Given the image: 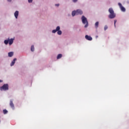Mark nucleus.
<instances>
[{
    "instance_id": "2eb2a0df",
    "label": "nucleus",
    "mask_w": 129,
    "mask_h": 129,
    "mask_svg": "<svg viewBox=\"0 0 129 129\" xmlns=\"http://www.w3.org/2000/svg\"><path fill=\"white\" fill-rule=\"evenodd\" d=\"M61 58H62V54H58L57 56V59H61Z\"/></svg>"
},
{
    "instance_id": "9d476101",
    "label": "nucleus",
    "mask_w": 129,
    "mask_h": 129,
    "mask_svg": "<svg viewBox=\"0 0 129 129\" xmlns=\"http://www.w3.org/2000/svg\"><path fill=\"white\" fill-rule=\"evenodd\" d=\"M16 61H17L16 58H14V60L12 61L11 66H14V65H15V63H16Z\"/></svg>"
},
{
    "instance_id": "1a4fd4ad",
    "label": "nucleus",
    "mask_w": 129,
    "mask_h": 129,
    "mask_svg": "<svg viewBox=\"0 0 129 129\" xmlns=\"http://www.w3.org/2000/svg\"><path fill=\"white\" fill-rule=\"evenodd\" d=\"M14 16L16 18V19H18V17L19 16V11H17L14 13Z\"/></svg>"
},
{
    "instance_id": "aec40b11",
    "label": "nucleus",
    "mask_w": 129,
    "mask_h": 129,
    "mask_svg": "<svg viewBox=\"0 0 129 129\" xmlns=\"http://www.w3.org/2000/svg\"><path fill=\"white\" fill-rule=\"evenodd\" d=\"M116 22H117L116 20H115L114 21V25L115 28V27H116L115 24H116Z\"/></svg>"
},
{
    "instance_id": "6ab92c4d",
    "label": "nucleus",
    "mask_w": 129,
    "mask_h": 129,
    "mask_svg": "<svg viewBox=\"0 0 129 129\" xmlns=\"http://www.w3.org/2000/svg\"><path fill=\"white\" fill-rule=\"evenodd\" d=\"M108 29V27H107V25H106L104 26V31H106Z\"/></svg>"
},
{
    "instance_id": "4468645a",
    "label": "nucleus",
    "mask_w": 129,
    "mask_h": 129,
    "mask_svg": "<svg viewBox=\"0 0 129 129\" xmlns=\"http://www.w3.org/2000/svg\"><path fill=\"white\" fill-rule=\"evenodd\" d=\"M99 25V22H96V23L95 24V27L96 29H97V28H98Z\"/></svg>"
},
{
    "instance_id": "412c9836",
    "label": "nucleus",
    "mask_w": 129,
    "mask_h": 129,
    "mask_svg": "<svg viewBox=\"0 0 129 129\" xmlns=\"http://www.w3.org/2000/svg\"><path fill=\"white\" fill-rule=\"evenodd\" d=\"M28 3H29V4L33 3V0H28Z\"/></svg>"
},
{
    "instance_id": "a211bd4d",
    "label": "nucleus",
    "mask_w": 129,
    "mask_h": 129,
    "mask_svg": "<svg viewBox=\"0 0 129 129\" xmlns=\"http://www.w3.org/2000/svg\"><path fill=\"white\" fill-rule=\"evenodd\" d=\"M9 40H5V41H4V43H5V44H6V45H8V44H9Z\"/></svg>"
},
{
    "instance_id": "b1692460",
    "label": "nucleus",
    "mask_w": 129,
    "mask_h": 129,
    "mask_svg": "<svg viewBox=\"0 0 129 129\" xmlns=\"http://www.w3.org/2000/svg\"><path fill=\"white\" fill-rule=\"evenodd\" d=\"M8 2H12V0H7Z\"/></svg>"
},
{
    "instance_id": "39448f33",
    "label": "nucleus",
    "mask_w": 129,
    "mask_h": 129,
    "mask_svg": "<svg viewBox=\"0 0 129 129\" xmlns=\"http://www.w3.org/2000/svg\"><path fill=\"white\" fill-rule=\"evenodd\" d=\"M118 5L122 12H125V8H124V7H123V6L121 5V3H119Z\"/></svg>"
},
{
    "instance_id": "20e7f679",
    "label": "nucleus",
    "mask_w": 129,
    "mask_h": 129,
    "mask_svg": "<svg viewBox=\"0 0 129 129\" xmlns=\"http://www.w3.org/2000/svg\"><path fill=\"white\" fill-rule=\"evenodd\" d=\"M0 90H9V85L8 84H4L2 87H0Z\"/></svg>"
},
{
    "instance_id": "f03ea898",
    "label": "nucleus",
    "mask_w": 129,
    "mask_h": 129,
    "mask_svg": "<svg viewBox=\"0 0 129 129\" xmlns=\"http://www.w3.org/2000/svg\"><path fill=\"white\" fill-rule=\"evenodd\" d=\"M82 21L83 24H84V25H85L86 24L85 28H87V27H88V21H87V19L85 17H84V16H83L82 17Z\"/></svg>"
},
{
    "instance_id": "423d86ee",
    "label": "nucleus",
    "mask_w": 129,
    "mask_h": 129,
    "mask_svg": "<svg viewBox=\"0 0 129 129\" xmlns=\"http://www.w3.org/2000/svg\"><path fill=\"white\" fill-rule=\"evenodd\" d=\"M10 105L12 109H15V104H14V103L13 102V100H10Z\"/></svg>"
},
{
    "instance_id": "4be33fe9",
    "label": "nucleus",
    "mask_w": 129,
    "mask_h": 129,
    "mask_svg": "<svg viewBox=\"0 0 129 129\" xmlns=\"http://www.w3.org/2000/svg\"><path fill=\"white\" fill-rule=\"evenodd\" d=\"M73 3H77L78 2V0H72Z\"/></svg>"
},
{
    "instance_id": "7ed1b4c3",
    "label": "nucleus",
    "mask_w": 129,
    "mask_h": 129,
    "mask_svg": "<svg viewBox=\"0 0 129 129\" xmlns=\"http://www.w3.org/2000/svg\"><path fill=\"white\" fill-rule=\"evenodd\" d=\"M57 32L58 35H62V31L60 30V26H57L56 29L52 30V33H55Z\"/></svg>"
},
{
    "instance_id": "9b49d317",
    "label": "nucleus",
    "mask_w": 129,
    "mask_h": 129,
    "mask_svg": "<svg viewBox=\"0 0 129 129\" xmlns=\"http://www.w3.org/2000/svg\"><path fill=\"white\" fill-rule=\"evenodd\" d=\"M14 39L11 38V39L9 40V45H12L13 43H14Z\"/></svg>"
},
{
    "instance_id": "dca6fc26",
    "label": "nucleus",
    "mask_w": 129,
    "mask_h": 129,
    "mask_svg": "<svg viewBox=\"0 0 129 129\" xmlns=\"http://www.w3.org/2000/svg\"><path fill=\"white\" fill-rule=\"evenodd\" d=\"M31 50L32 52H34V50H35V47H34V45L31 46Z\"/></svg>"
},
{
    "instance_id": "a878e982",
    "label": "nucleus",
    "mask_w": 129,
    "mask_h": 129,
    "mask_svg": "<svg viewBox=\"0 0 129 129\" xmlns=\"http://www.w3.org/2000/svg\"><path fill=\"white\" fill-rule=\"evenodd\" d=\"M0 122H1V120H0Z\"/></svg>"
},
{
    "instance_id": "393cba45",
    "label": "nucleus",
    "mask_w": 129,
    "mask_h": 129,
    "mask_svg": "<svg viewBox=\"0 0 129 129\" xmlns=\"http://www.w3.org/2000/svg\"><path fill=\"white\" fill-rule=\"evenodd\" d=\"M1 82H3V81H2L1 80H0V83H1Z\"/></svg>"
},
{
    "instance_id": "f257e3e1",
    "label": "nucleus",
    "mask_w": 129,
    "mask_h": 129,
    "mask_svg": "<svg viewBox=\"0 0 129 129\" xmlns=\"http://www.w3.org/2000/svg\"><path fill=\"white\" fill-rule=\"evenodd\" d=\"M108 12L110 13L108 17L109 19H114L115 17V14H114V11H113V9L112 8H110L108 10Z\"/></svg>"
},
{
    "instance_id": "f8f14e48",
    "label": "nucleus",
    "mask_w": 129,
    "mask_h": 129,
    "mask_svg": "<svg viewBox=\"0 0 129 129\" xmlns=\"http://www.w3.org/2000/svg\"><path fill=\"white\" fill-rule=\"evenodd\" d=\"M8 56H9V57H13V56H14V52H9Z\"/></svg>"
},
{
    "instance_id": "6e6552de",
    "label": "nucleus",
    "mask_w": 129,
    "mask_h": 129,
    "mask_svg": "<svg viewBox=\"0 0 129 129\" xmlns=\"http://www.w3.org/2000/svg\"><path fill=\"white\" fill-rule=\"evenodd\" d=\"M76 12L77 15H82V14H83V12H82V11H81V10H77Z\"/></svg>"
},
{
    "instance_id": "5701e85b",
    "label": "nucleus",
    "mask_w": 129,
    "mask_h": 129,
    "mask_svg": "<svg viewBox=\"0 0 129 129\" xmlns=\"http://www.w3.org/2000/svg\"><path fill=\"white\" fill-rule=\"evenodd\" d=\"M55 6H56V7H59V4H56Z\"/></svg>"
},
{
    "instance_id": "f3484780",
    "label": "nucleus",
    "mask_w": 129,
    "mask_h": 129,
    "mask_svg": "<svg viewBox=\"0 0 129 129\" xmlns=\"http://www.w3.org/2000/svg\"><path fill=\"white\" fill-rule=\"evenodd\" d=\"M3 113L4 114H7V113H8V110H7V109L3 110Z\"/></svg>"
},
{
    "instance_id": "0eeeda50",
    "label": "nucleus",
    "mask_w": 129,
    "mask_h": 129,
    "mask_svg": "<svg viewBox=\"0 0 129 129\" xmlns=\"http://www.w3.org/2000/svg\"><path fill=\"white\" fill-rule=\"evenodd\" d=\"M85 38L88 41H92V37H91V36H88L87 35L85 36Z\"/></svg>"
},
{
    "instance_id": "ddd939ff",
    "label": "nucleus",
    "mask_w": 129,
    "mask_h": 129,
    "mask_svg": "<svg viewBox=\"0 0 129 129\" xmlns=\"http://www.w3.org/2000/svg\"><path fill=\"white\" fill-rule=\"evenodd\" d=\"M75 15H77V13L76 11H73L72 13V16L73 17H74V16H75Z\"/></svg>"
}]
</instances>
